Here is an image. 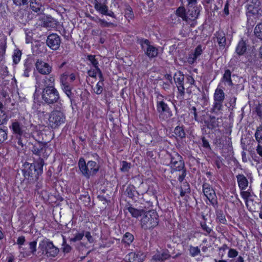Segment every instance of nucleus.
<instances>
[{
  "label": "nucleus",
  "instance_id": "obj_1",
  "mask_svg": "<svg viewBox=\"0 0 262 262\" xmlns=\"http://www.w3.org/2000/svg\"><path fill=\"white\" fill-rule=\"evenodd\" d=\"M43 165V163L42 159L33 164H26L25 169H24L25 177L30 182L37 181L39 176L42 172Z\"/></svg>",
  "mask_w": 262,
  "mask_h": 262
},
{
  "label": "nucleus",
  "instance_id": "obj_2",
  "mask_svg": "<svg viewBox=\"0 0 262 262\" xmlns=\"http://www.w3.org/2000/svg\"><path fill=\"white\" fill-rule=\"evenodd\" d=\"M78 165L81 174L88 179L95 175L100 168L99 165L95 161H89L86 163L83 158L79 159Z\"/></svg>",
  "mask_w": 262,
  "mask_h": 262
},
{
  "label": "nucleus",
  "instance_id": "obj_3",
  "mask_svg": "<svg viewBox=\"0 0 262 262\" xmlns=\"http://www.w3.org/2000/svg\"><path fill=\"white\" fill-rule=\"evenodd\" d=\"M159 223L158 215L155 210L144 212L141 220V227L145 230L151 229L156 227Z\"/></svg>",
  "mask_w": 262,
  "mask_h": 262
},
{
  "label": "nucleus",
  "instance_id": "obj_4",
  "mask_svg": "<svg viewBox=\"0 0 262 262\" xmlns=\"http://www.w3.org/2000/svg\"><path fill=\"white\" fill-rule=\"evenodd\" d=\"M65 120L64 114L61 111L55 110L49 115L48 124L52 128H56L63 124Z\"/></svg>",
  "mask_w": 262,
  "mask_h": 262
},
{
  "label": "nucleus",
  "instance_id": "obj_5",
  "mask_svg": "<svg viewBox=\"0 0 262 262\" xmlns=\"http://www.w3.org/2000/svg\"><path fill=\"white\" fill-rule=\"evenodd\" d=\"M42 98L48 104L54 103L59 99V94L54 86H46L42 91Z\"/></svg>",
  "mask_w": 262,
  "mask_h": 262
},
{
  "label": "nucleus",
  "instance_id": "obj_6",
  "mask_svg": "<svg viewBox=\"0 0 262 262\" xmlns=\"http://www.w3.org/2000/svg\"><path fill=\"white\" fill-rule=\"evenodd\" d=\"M225 98V94L220 85L215 89L213 94V112H217L221 111L223 106V102Z\"/></svg>",
  "mask_w": 262,
  "mask_h": 262
},
{
  "label": "nucleus",
  "instance_id": "obj_7",
  "mask_svg": "<svg viewBox=\"0 0 262 262\" xmlns=\"http://www.w3.org/2000/svg\"><path fill=\"white\" fill-rule=\"evenodd\" d=\"M39 248L42 251V253H45L48 256L55 257L59 252L58 249L48 239H43L39 243Z\"/></svg>",
  "mask_w": 262,
  "mask_h": 262
},
{
  "label": "nucleus",
  "instance_id": "obj_8",
  "mask_svg": "<svg viewBox=\"0 0 262 262\" xmlns=\"http://www.w3.org/2000/svg\"><path fill=\"white\" fill-rule=\"evenodd\" d=\"M94 4L95 10L98 13L113 18L115 17L114 12L108 10L106 0H95Z\"/></svg>",
  "mask_w": 262,
  "mask_h": 262
},
{
  "label": "nucleus",
  "instance_id": "obj_9",
  "mask_svg": "<svg viewBox=\"0 0 262 262\" xmlns=\"http://www.w3.org/2000/svg\"><path fill=\"white\" fill-rule=\"evenodd\" d=\"M203 192L204 195L212 205H215L217 203L216 195L212 187L208 183L203 185Z\"/></svg>",
  "mask_w": 262,
  "mask_h": 262
},
{
  "label": "nucleus",
  "instance_id": "obj_10",
  "mask_svg": "<svg viewBox=\"0 0 262 262\" xmlns=\"http://www.w3.org/2000/svg\"><path fill=\"white\" fill-rule=\"evenodd\" d=\"M170 165L171 168L176 171L182 170L184 166L182 157L177 152H173L171 156Z\"/></svg>",
  "mask_w": 262,
  "mask_h": 262
},
{
  "label": "nucleus",
  "instance_id": "obj_11",
  "mask_svg": "<svg viewBox=\"0 0 262 262\" xmlns=\"http://www.w3.org/2000/svg\"><path fill=\"white\" fill-rule=\"evenodd\" d=\"M36 71L42 75H49L52 72V66L41 59H37L35 63Z\"/></svg>",
  "mask_w": 262,
  "mask_h": 262
},
{
  "label": "nucleus",
  "instance_id": "obj_12",
  "mask_svg": "<svg viewBox=\"0 0 262 262\" xmlns=\"http://www.w3.org/2000/svg\"><path fill=\"white\" fill-rule=\"evenodd\" d=\"M140 43L142 49H146V54L149 58L156 57L158 55V50L155 47L150 45L147 39L141 40Z\"/></svg>",
  "mask_w": 262,
  "mask_h": 262
},
{
  "label": "nucleus",
  "instance_id": "obj_13",
  "mask_svg": "<svg viewBox=\"0 0 262 262\" xmlns=\"http://www.w3.org/2000/svg\"><path fill=\"white\" fill-rule=\"evenodd\" d=\"M157 111L160 114V116H163L164 119H167L172 116V113L170 111L167 104L163 101H158L157 102Z\"/></svg>",
  "mask_w": 262,
  "mask_h": 262
},
{
  "label": "nucleus",
  "instance_id": "obj_14",
  "mask_svg": "<svg viewBox=\"0 0 262 262\" xmlns=\"http://www.w3.org/2000/svg\"><path fill=\"white\" fill-rule=\"evenodd\" d=\"M173 79L180 94L181 96H183L185 93V88L184 86V75L181 72L178 71L174 75Z\"/></svg>",
  "mask_w": 262,
  "mask_h": 262
},
{
  "label": "nucleus",
  "instance_id": "obj_15",
  "mask_svg": "<svg viewBox=\"0 0 262 262\" xmlns=\"http://www.w3.org/2000/svg\"><path fill=\"white\" fill-rule=\"evenodd\" d=\"M145 256V253L142 252H132L127 254L125 256L124 259L129 262H142L144 260Z\"/></svg>",
  "mask_w": 262,
  "mask_h": 262
},
{
  "label": "nucleus",
  "instance_id": "obj_16",
  "mask_svg": "<svg viewBox=\"0 0 262 262\" xmlns=\"http://www.w3.org/2000/svg\"><path fill=\"white\" fill-rule=\"evenodd\" d=\"M47 44L52 50H57L60 45V38L56 34H52L48 36Z\"/></svg>",
  "mask_w": 262,
  "mask_h": 262
},
{
  "label": "nucleus",
  "instance_id": "obj_17",
  "mask_svg": "<svg viewBox=\"0 0 262 262\" xmlns=\"http://www.w3.org/2000/svg\"><path fill=\"white\" fill-rule=\"evenodd\" d=\"M203 50L202 46L199 45L196 47L193 52L190 53L187 58V62L189 64H193L197 58L202 54Z\"/></svg>",
  "mask_w": 262,
  "mask_h": 262
},
{
  "label": "nucleus",
  "instance_id": "obj_18",
  "mask_svg": "<svg viewBox=\"0 0 262 262\" xmlns=\"http://www.w3.org/2000/svg\"><path fill=\"white\" fill-rule=\"evenodd\" d=\"M30 7L33 11L36 13L43 11V5L41 0H30Z\"/></svg>",
  "mask_w": 262,
  "mask_h": 262
},
{
  "label": "nucleus",
  "instance_id": "obj_19",
  "mask_svg": "<svg viewBox=\"0 0 262 262\" xmlns=\"http://www.w3.org/2000/svg\"><path fill=\"white\" fill-rule=\"evenodd\" d=\"M260 2L259 0H252L247 6L248 13L255 14L258 13Z\"/></svg>",
  "mask_w": 262,
  "mask_h": 262
},
{
  "label": "nucleus",
  "instance_id": "obj_20",
  "mask_svg": "<svg viewBox=\"0 0 262 262\" xmlns=\"http://www.w3.org/2000/svg\"><path fill=\"white\" fill-rule=\"evenodd\" d=\"M216 41L221 49H224L226 45V38L225 33L222 31H219L215 33Z\"/></svg>",
  "mask_w": 262,
  "mask_h": 262
},
{
  "label": "nucleus",
  "instance_id": "obj_21",
  "mask_svg": "<svg viewBox=\"0 0 262 262\" xmlns=\"http://www.w3.org/2000/svg\"><path fill=\"white\" fill-rule=\"evenodd\" d=\"M47 148L45 144L42 143L38 142L33 146L32 150L34 154L40 156L43 155L44 151Z\"/></svg>",
  "mask_w": 262,
  "mask_h": 262
},
{
  "label": "nucleus",
  "instance_id": "obj_22",
  "mask_svg": "<svg viewBox=\"0 0 262 262\" xmlns=\"http://www.w3.org/2000/svg\"><path fill=\"white\" fill-rule=\"evenodd\" d=\"M236 178L239 188L242 190H245L248 185L247 179L243 174H238L236 176Z\"/></svg>",
  "mask_w": 262,
  "mask_h": 262
},
{
  "label": "nucleus",
  "instance_id": "obj_23",
  "mask_svg": "<svg viewBox=\"0 0 262 262\" xmlns=\"http://www.w3.org/2000/svg\"><path fill=\"white\" fill-rule=\"evenodd\" d=\"M10 128H12L14 133L19 136L22 135L25 131V127L21 125V124L18 122H14L12 123Z\"/></svg>",
  "mask_w": 262,
  "mask_h": 262
},
{
  "label": "nucleus",
  "instance_id": "obj_24",
  "mask_svg": "<svg viewBox=\"0 0 262 262\" xmlns=\"http://www.w3.org/2000/svg\"><path fill=\"white\" fill-rule=\"evenodd\" d=\"M170 257V255L167 250H163L162 252H158L153 256V259L158 261H163L168 259Z\"/></svg>",
  "mask_w": 262,
  "mask_h": 262
},
{
  "label": "nucleus",
  "instance_id": "obj_25",
  "mask_svg": "<svg viewBox=\"0 0 262 262\" xmlns=\"http://www.w3.org/2000/svg\"><path fill=\"white\" fill-rule=\"evenodd\" d=\"M231 73L229 70H226L225 71L223 77L222 79V81L224 82L225 84L231 86L233 83L231 78Z\"/></svg>",
  "mask_w": 262,
  "mask_h": 262
},
{
  "label": "nucleus",
  "instance_id": "obj_26",
  "mask_svg": "<svg viewBox=\"0 0 262 262\" xmlns=\"http://www.w3.org/2000/svg\"><path fill=\"white\" fill-rule=\"evenodd\" d=\"M25 242V238L24 236H20L17 240V244L19 245V251L20 253L23 254V257L28 256L30 255V253L29 252H26L21 247V246L24 244Z\"/></svg>",
  "mask_w": 262,
  "mask_h": 262
},
{
  "label": "nucleus",
  "instance_id": "obj_27",
  "mask_svg": "<svg viewBox=\"0 0 262 262\" xmlns=\"http://www.w3.org/2000/svg\"><path fill=\"white\" fill-rule=\"evenodd\" d=\"M247 49L245 41L243 40L239 41L236 48V52L239 55H242L244 54Z\"/></svg>",
  "mask_w": 262,
  "mask_h": 262
},
{
  "label": "nucleus",
  "instance_id": "obj_28",
  "mask_svg": "<svg viewBox=\"0 0 262 262\" xmlns=\"http://www.w3.org/2000/svg\"><path fill=\"white\" fill-rule=\"evenodd\" d=\"M189 11V14H188V15H187V17L188 18V20H194L198 18L199 15L200 9V7H194L193 9L191 11H190V10Z\"/></svg>",
  "mask_w": 262,
  "mask_h": 262
},
{
  "label": "nucleus",
  "instance_id": "obj_29",
  "mask_svg": "<svg viewBox=\"0 0 262 262\" xmlns=\"http://www.w3.org/2000/svg\"><path fill=\"white\" fill-rule=\"evenodd\" d=\"M103 78L100 79V81L97 82L96 86L93 88L94 93L97 95L101 94L103 90Z\"/></svg>",
  "mask_w": 262,
  "mask_h": 262
},
{
  "label": "nucleus",
  "instance_id": "obj_30",
  "mask_svg": "<svg viewBox=\"0 0 262 262\" xmlns=\"http://www.w3.org/2000/svg\"><path fill=\"white\" fill-rule=\"evenodd\" d=\"M127 210L134 217H138L139 216H142L144 213L142 210H138L132 207H128Z\"/></svg>",
  "mask_w": 262,
  "mask_h": 262
},
{
  "label": "nucleus",
  "instance_id": "obj_31",
  "mask_svg": "<svg viewBox=\"0 0 262 262\" xmlns=\"http://www.w3.org/2000/svg\"><path fill=\"white\" fill-rule=\"evenodd\" d=\"M95 21L102 27H113L115 26L114 24L108 22L104 19L98 18Z\"/></svg>",
  "mask_w": 262,
  "mask_h": 262
},
{
  "label": "nucleus",
  "instance_id": "obj_32",
  "mask_svg": "<svg viewBox=\"0 0 262 262\" xmlns=\"http://www.w3.org/2000/svg\"><path fill=\"white\" fill-rule=\"evenodd\" d=\"M89 76L92 77H96L97 73L99 74V77L100 79H103L102 74L99 68H94V69H90L88 72Z\"/></svg>",
  "mask_w": 262,
  "mask_h": 262
},
{
  "label": "nucleus",
  "instance_id": "obj_33",
  "mask_svg": "<svg viewBox=\"0 0 262 262\" xmlns=\"http://www.w3.org/2000/svg\"><path fill=\"white\" fill-rule=\"evenodd\" d=\"M189 254L192 257H195L201 253L200 248L196 246H190L189 247Z\"/></svg>",
  "mask_w": 262,
  "mask_h": 262
},
{
  "label": "nucleus",
  "instance_id": "obj_34",
  "mask_svg": "<svg viewBox=\"0 0 262 262\" xmlns=\"http://www.w3.org/2000/svg\"><path fill=\"white\" fill-rule=\"evenodd\" d=\"M176 14L179 17H181L183 20L188 21V18L185 13V9L184 7H179L176 11Z\"/></svg>",
  "mask_w": 262,
  "mask_h": 262
},
{
  "label": "nucleus",
  "instance_id": "obj_35",
  "mask_svg": "<svg viewBox=\"0 0 262 262\" xmlns=\"http://www.w3.org/2000/svg\"><path fill=\"white\" fill-rule=\"evenodd\" d=\"M54 82L55 76L53 75H50L44 79V83L46 87L54 86Z\"/></svg>",
  "mask_w": 262,
  "mask_h": 262
},
{
  "label": "nucleus",
  "instance_id": "obj_36",
  "mask_svg": "<svg viewBox=\"0 0 262 262\" xmlns=\"http://www.w3.org/2000/svg\"><path fill=\"white\" fill-rule=\"evenodd\" d=\"M61 88L68 97H70L72 94V87L69 83L60 85Z\"/></svg>",
  "mask_w": 262,
  "mask_h": 262
},
{
  "label": "nucleus",
  "instance_id": "obj_37",
  "mask_svg": "<svg viewBox=\"0 0 262 262\" xmlns=\"http://www.w3.org/2000/svg\"><path fill=\"white\" fill-rule=\"evenodd\" d=\"M7 120V117L3 110V105L0 102V125L6 123Z\"/></svg>",
  "mask_w": 262,
  "mask_h": 262
},
{
  "label": "nucleus",
  "instance_id": "obj_38",
  "mask_svg": "<svg viewBox=\"0 0 262 262\" xmlns=\"http://www.w3.org/2000/svg\"><path fill=\"white\" fill-rule=\"evenodd\" d=\"M254 33L258 38L262 40V23L258 24L256 26Z\"/></svg>",
  "mask_w": 262,
  "mask_h": 262
},
{
  "label": "nucleus",
  "instance_id": "obj_39",
  "mask_svg": "<svg viewBox=\"0 0 262 262\" xmlns=\"http://www.w3.org/2000/svg\"><path fill=\"white\" fill-rule=\"evenodd\" d=\"M255 137L258 143H262V125L257 127L255 133Z\"/></svg>",
  "mask_w": 262,
  "mask_h": 262
},
{
  "label": "nucleus",
  "instance_id": "obj_40",
  "mask_svg": "<svg viewBox=\"0 0 262 262\" xmlns=\"http://www.w3.org/2000/svg\"><path fill=\"white\" fill-rule=\"evenodd\" d=\"M174 133L177 137L183 138L185 136V133L184 129L180 126H177L174 130Z\"/></svg>",
  "mask_w": 262,
  "mask_h": 262
},
{
  "label": "nucleus",
  "instance_id": "obj_41",
  "mask_svg": "<svg viewBox=\"0 0 262 262\" xmlns=\"http://www.w3.org/2000/svg\"><path fill=\"white\" fill-rule=\"evenodd\" d=\"M133 240H134V236L131 233H130L129 232H126L124 234V235L123 236V239H122L123 242H124L125 243H126L128 245H129L131 243H132Z\"/></svg>",
  "mask_w": 262,
  "mask_h": 262
},
{
  "label": "nucleus",
  "instance_id": "obj_42",
  "mask_svg": "<svg viewBox=\"0 0 262 262\" xmlns=\"http://www.w3.org/2000/svg\"><path fill=\"white\" fill-rule=\"evenodd\" d=\"M88 59L94 68H99L98 61L96 59L95 55H89L88 56Z\"/></svg>",
  "mask_w": 262,
  "mask_h": 262
},
{
  "label": "nucleus",
  "instance_id": "obj_43",
  "mask_svg": "<svg viewBox=\"0 0 262 262\" xmlns=\"http://www.w3.org/2000/svg\"><path fill=\"white\" fill-rule=\"evenodd\" d=\"M21 56V53L20 51H19V50L15 51L14 54L13 55V62L15 64H17L20 61Z\"/></svg>",
  "mask_w": 262,
  "mask_h": 262
},
{
  "label": "nucleus",
  "instance_id": "obj_44",
  "mask_svg": "<svg viewBox=\"0 0 262 262\" xmlns=\"http://www.w3.org/2000/svg\"><path fill=\"white\" fill-rule=\"evenodd\" d=\"M217 220L222 224H226L227 220L225 218V215L222 211H219L216 214Z\"/></svg>",
  "mask_w": 262,
  "mask_h": 262
},
{
  "label": "nucleus",
  "instance_id": "obj_45",
  "mask_svg": "<svg viewBox=\"0 0 262 262\" xmlns=\"http://www.w3.org/2000/svg\"><path fill=\"white\" fill-rule=\"evenodd\" d=\"M124 16L128 20L133 18L134 14L131 8L128 7L125 9Z\"/></svg>",
  "mask_w": 262,
  "mask_h": 262
},
{
  "label": "nucleus",
  "instance_id": "obj_46",
  "mask_svg": "<svg viewBox=\"0 0 262 262\" xmlns=\"http://www.w3.org/2000/svg\"><path fill=\"white\" fill-rule=\"evenodd\" d=\"M130 168V164L126 161H122L120 170L122 172H127Z\"/></svg>",
  "mask_w": 262,
  "mask_h": 262
},
{
  "label": "nucleus",
  "instance_id": "obj_47",
  "mask_svg": "<svg viewBox=\"0 0 262 262\" xmlns=\"http://www.w3.org/2000/svg\"><path fill=\"white\" fill-rule=\"evenodd\" d=\"M84 235V234L83 232L77 233L75 234L74 237L70 239V241L75 242L76 241H80L83 238Z\"/></svg>",
  "mask_w": 262,
  "mask_h": 262
},
{
  "label": "nucleus",
  "instance_id": "obj_48",
  "mask_svg": "<svg viewBox=\"0 0 262 262\" xmlns=\"http://www.w3.org/2000/svg\"><path fill=\"white\" fill-rule=\"evenodd\" d=\"M238 254V252L236 250L230 249L228 253V256L229 258H234L236 257Z\"/></svg>",
  "mask_w": 262,
  "mask_h": 262
},
{
  "label": "nucleus",
  "instance_id": "obj_49",
  "mask_svg": "<svg viewBox=\"0 0 262 262\" xmlns=\"http://www.w3.org/2000/svg\"><path fill=\"white\" fill-rule=\"evenodd\" d=\"M68 74L67 73H63L60 77V83L63 84L64 83H68Z\"/></svg>",
  "mask_w": 262,
  "mask_h": 262
},
{
  "label": "nucleus",
  "instance_id": "obj_50",
  "mask_svg": "<svg viewBox=\"0 0 262 262\" xmlns=\"http://www.w3.org/2000/svg\"><path fill=\"white\" fill-rule=\"evenodd\" d=\"M7 138V134L6 132L3 129H0V143L3 142Z\"/></svg>",
  "mask_w": 262,
  "mask_h": 262
},
{
  "label": "nucleus",
  "instance_id": "obj_51",
  "mask_svg": "<svg viewBox=\"0 0 262 262\" xmlns=\"http://www.w3.org/2000/svg\"><path fill=\"white\" fill-rule=\"evenodd\" d=\"M241 195L242 198L247 202L248 198L251 196L250 192L248 191H242L241 192Z\"/></svg>",
  "mask_w": 262,
  "mask_h": 262
},
{
  "label": "nucleus",
  "instance_id": "obj_52",
  "mask_svg": "<svg viewBox=\"0 0 262 262\" xmlns=\"http://www.w3.org/2000/svg\"><path fill=\"white\" fill-rule=\"evenodd\" d=\"M62 250L65 253L69 252L71 250V247L69 245L67 244L64 241H63L62 244Z\"/></svg>",
  "mask_w": 262,
  "mask_h": 262
},
{
  "label": "nucleus",
  "instance_id": "obj_53",
  "mask_svg": "<svg viewBox=\"0 0 262 262\" xmlns=\"http://www.w3.org/2000/svg\"><path fill=\"white\" fill-rule=\"evenodd\" d=\"M37 243L35 241L30 242L29 243L30 249L31 250V253H34L36 250Z\"/></svg>",
  "mask_w": 262,
  "mask_h": 262
},
{
  "label": "nucleus",
  "instance_id": "obj_54",
  "mask_svg": "<svg viewBox=\"0 0 262 262\" xmlns=\"http://www.w3.org/2000/svg\"><path fill=\"white\" fill-rule=\"evenodd\" d=\"M256 150L257 154L261 157L262 162V143H258Z\"/></svg>",
  "mask_w": 262,
  "mask_h": 262
},
{
  "label": "nucleus",
  "instance_id": "obj_55",
  "mask_svg": "<svg viewBox=\"0 0 262 262\" xmlns=\"http://www.w3.org/2000/svg\"><path fill=\"white\" fill-rule=\"evenodd\" d=\"M16 5H25L27 4L28 0H13Z\"/></svg>",
  "mask_w": 262,
  "mask_h": 262
},
{
  "label": "nucleus",
  "instance_id": "obj_56",
  "mask_svg": "<svg viewBox=\"0 0 262 262\" xmlns=\"http://www.w3.org/2000/svg\"><path fill=\"white\" fill-rule=\"evenodd\" d=\"M201 226L203 229L206 232L207 234H209L211 232L212 230L211 229L207 226L206 224H202Z\"/></svg>",
  "mask_w": 262,
  "mask_h": 262
},
{
  "label": "nucleus",
  "instance_id": "obj_57",
  "mask_svg": "<svg viewBox=\"0 0 262 262\" xmlns=\"http://www.w3.org/2000/svg\"><path fill=\"white\" fill-rule=\"evenodd\" d=\"M84 235H85V237L90 243H91L93 242V238L89 232H86Z\"/></svg>",
  "mask_w": 262,
  "mask_h": 262
},
{
  "label": "nucleus",
  "instance_id": "obj_58",
  "mask_svg": "<svg viewBox=\"0 0 262 262\" xmlns=\"http://www.w3.org/2000/svg\"><path fill=\"white\" fill-rule=\"evenodd\" d=\"M187 2V6L189 7H193L196 4L197 0H186Z\"/></svg>",
  "mask_w": 262,
  "mask_h": 262
},
{
  "label": "nucleus",
  "instance_id": "obj_59",
  "mask_svg": "<svg viewBox=\"0 0 262 262\" xmlns=\"http://www.w3.org/2000/svg\"><path fill=\"white\" fill-rule=\"evenodd\" d=\"M187 82L189 83L190 85H194L195 81L193 78L190 76H188L187 77Z\"/></svg>",
  "mask_w": 262,
  "mask_h": 262
},
{
  "label": "nucleus",
  "instance_id": "obj_60",
  "mask_svg": "<svg viewBox=\"0 0 262 262\" xmlns=\"http://www.w3.org/2000/svg\"><path fill=\"white\" fill-rule=\"evenodd\" d=\"M165 79L168 81L169 83H172V77L169 74H166L165 75Z\"/></svg>",
  "mask_w": 262,
  "mask_h": 262
},
{
  "label": "nucleus",
  "instance_id": "obj_61",
  "mask_svg": "<svg viewBox=\"0 0 262 262\" xmlns=\"http://www.w3.org/2000/svg\"><path fill=\"white\" fill-rule=\"evenodd\" d=\"M186 174H185V171H182V173L179 176V178H178V180L180 182H182L183 181L185 177Z\"/></svg>",
  "mask_w": 262,
  "mask_h": 262
},
{
  "label": "nucleus",
  "instance_id": "obj_62",
  "mask_svg": "<svg viewBox=\"0 0 262 262\" xmlns=\"http://www.w3.org/2000/svg\"><path fill=\"white\" fill-rule=\"evenodd\" d=\"M68 77H69V79L71 82H73L76 79V76L73 73H72V74H70L69 75H68Z\"/></svg>",
  "mask_w": 262,
  "mask_h": 262
},
{
  "label": "nucleus",
  "instance_id": "obj_63",
  "mask_svg": "<svg viewBox=\"0 0 262 262\" xmlns=\"http://www.w3.org/2000/svg\"><path fill=\"white\" fill-rule=\"evenodd\" d=\"M203 145L204 147L206 148L209 147V144L208 142L204 139H203Z\"/></svg>",
  "mask_w": 262,
  "mask_h": 262
},
{
  "label": "nucleus",
  "instance_id": "obj_64",
  "mask_svg": "<svg viewBox=\"0 0 262 262\" xmlns=\"http://www.w3.org/2000/svg\"><path fill=\"white\" fill-rule=\"evenodd\" d=\"M244 258L242 256H238L235 262H244Z\"/></svg>",
  "mask_w": 262,
  "mask_h": 262
}]
</instances>
